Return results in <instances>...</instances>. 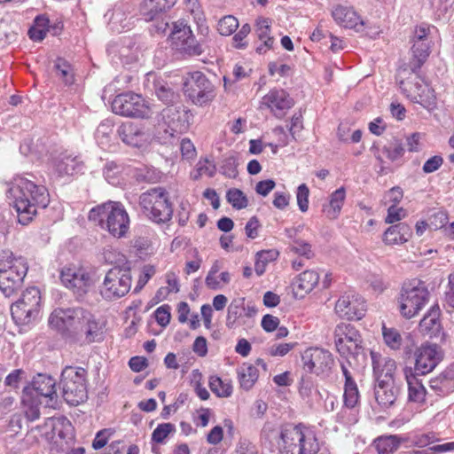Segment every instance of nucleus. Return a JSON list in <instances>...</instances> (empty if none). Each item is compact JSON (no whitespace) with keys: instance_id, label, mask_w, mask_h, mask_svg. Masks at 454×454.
Returning a JSON list of instances; mask_svg holds the SVG:
<instances>
[{"instance_id":"obj_1","label":"nucleus","mask_w":454,"mask_h":454,"mask_svg":"<svg viewBox=\"0 0 454 454\" xmlns=\"http://www.w3.org/2000/svg\"><path fill=\"white\" fill-rule=\"evenodd\" d=\"M262 439L271 451L280 454H317L319 450L315 432L302 425L275 427L268 423L263 427Z\"/></svg>"},{"instance_id":"obj_2","label":"nucleus","mask_w":454,"mask_h":454,"mask_svg":"<svg viewBox=\"0 0 454 454\" xmlns=\"http://www.w3.org/2000/svg\"><path fill=\"white\" fill-rule=\"evenodd\" d=\"M7 196L12 200L13 207L18 214V222L22 225L28 224L36 215L39 208H45L50 198L47 189L36 185L24 177H17L10 184Z\"/></svg>"},{"instance_id":"obj_3","label":"nucleus","mask_w":454,"mask_h":454,"mask_svg":"<svg viewBox=\"0 0 454 454\" xmlns=\"http://www.w3.org/2000/svg\"><path fill=\"white\" fill-rule=\"evenodd\" d=\"M89 220L117 239L126 237L129 230V214L118 201L109 200L92 207L89 212Z\"/></svg>"},{"instance_id":"obj_4","label":"nucleus","mask_w":454,"mask_h":454,"mask_svg":"<svg viewBox=\"0 0 454 454\" xmlns=\"http://www.w3.org/2000/svg\"><path fill=\"white\" fill-rule=\"evenodd\" d=\"M27 270L25 258L13 256L10 250L0 252V290L6 297L21 286Z\"/></svg>"},{"instance_id":"obj_5","label":"nucleus","mask_w":454,"mask_h":454,"mask_svg":"<svg viewBox=\"0 0 454 454\" xmlns=\"http://www.w3.org/2000/svg\"><path fill=\"white\" fill-rule=\"evenodd\" d=\"M139 205L145 215L155 223H165L173 215L168 192L163 187H155L139 197Z\"/></svg>"},{"instance_id":"obj_6","label":"nucleus","mask_w":454,"mask_h":454,"mask_svg":"<svg viewBox=\"0 0 454 454\" xmlns=\"http://www.w3.org/2000/svg\"><path fill=\"white\" fill-rule=\"evenodd\" d=\"M87 372L82 367L67 366L61 373L60 387L65 401L78 405L87 399Z\"/></svg>"},{"instance_id":"obj_7","label":"nucleus","mask_w":454,"mask_h":454,"mask_svg":"<svg viewBox=\"0 0 454 454\" xmlns=\"http://www.w3.org/2000/svg\"><path fill=\"white\" fill-rule=\"evenodd\" d=\"M333 333L336 350L341 356L365 359L361 334L354 325L340 323L336 325Z\"/></svg>"},{"instance_id":"obj_8","label":"nucleus","mask_w":454,"mask_h":454,"mask_svg":"<svg viewBox=\"0 0 454 454\" xmlns=\"http://www.w3.org/2000/svg\"><path fill=\"white\" fill-rule=\"evenodd\" d=\"M184 95L196 106H204L216 96L215 87L200 71L188 74L184 82Z\"/></svg>"},{"instance_id":"obj_9","label":"nucleus","mask_w":454,"mask_h":454,"mask_svg":"<svg viewBox=\"0 0 454 454\" xmlns=\"http://www.w3.org/2000/svg\"><path fill=\"white\" fill-rule=\"evenodd\" d=\"M429 292L426 285L417 279L404 284L400 296V311L407 318L416 316L428 302Z\"/></svg>"},{"instance_id":"obj_10","label":"nucleus","mask_w":454,"mask_h":454,"mask_svg":"<svg viewBox=\"0 0 454 454\" xmlns=\"http://www.w3.org/2000/svg\"><path fill=\"white\" fill-rule=\"evenodd\" d=\"M41 301V292L37 287L27 288L20 298L11 306L12 318L20 325L34 322L39 316Z\"/></svg>"},{"instance_id":"obj_11","label":"nucleus","mask_w":454,"mask_h":454,"mask_svg":"<svg viewBox=\"0 0 454 454\" xmlns=\"http://www.w3.org/2000/svg\"><path fill=\"white\" fill-rule=\"evenodd\" d=\"M131 287V275L128 269L114 267L103 280L99 293L103 299L114 301L125 296Z\"/></svg>"},{"instance_id":"obj_12","label":"nucleus","mask_w":454,"mask_h":454,"mask_svg":"<svg viewBox=\"0 0 454 454\" xmlns=\"http://www.w3.org/2000/svg\"><path fill=\"white\" fill-rule=\"evenodd\" d=\"M112 109L114 114L125 117L147 118L151 114V109L145 98L134 92L116 96L112 103Z\"/></svg>"},{"instance_id":"obj_13","label":"nucleus","mask_w":454,"mask_h":454,"mask_svg":"<svg viewBox=\"0 0 454 454\" xmlns=\"http://www.w3.org/2000/svg\"><path fill=\"white\" fill-rule=\"evenodd\" d=\"M302 369L318 377L328 376L334 364L331 352L321 348H309L301 354Z\"/></svg>"},{"instance_id":"obj_14","label":"nucleus","mask_w":454,"mask_h":454,"mask_svg":"<svg viewBox=\"0 0 454 454\" xmlns=\"http://www.w3.org/2000/svg\"><path fill=\"white\" fill-rule=\"evenodd\" d=\"M443 358L442 348L434 343L425 342L414 351L413 372L426 375L431 372Z\"/></svg>"},{"instance_id":"obj_15","label":"nucleus","mask_w":454,"mask_h":454,"mask_svg":"<svg viewBox=\"0 0 454 454\" xmlns=\"http://www.w3.org/2000/svg\"><path fill=\"white\" fill-rule=\"evenodd\" d=\"M168 37L173 47L179 51L189 55L201 53L200 47L196 43L191 27L184 20L172 22Z\"/></svg>"},{"instance_id":"obj_16","label":"nucleus","mask_w":454,"mask_h":454,"mask_svg":"<svg viewBox=\"0 0 454 454\" xmlns=\"http://www.w3.org/2000/svg\"><path fill=\"white\" fill-rule=\"evenodd\" d=\"M60 279L77 297H82L87 294L94 283L92 277L85 269L74 266L64 268L60 273Z\"/></svg>"},{"instance_id":"obj_17","label":"nucleus","mask_w":454,"mask_h":454,"mask_svg":"<svg viewBox=\"0 0 454 454\" xmlns=\"http://www.w3.org/2000/svg\"><path fill=\"white\" fill-rule=\"evenodd\" d=\"M365 311L364 299L354 292L343 294L335 304L336 314L347 320H359L364 316Z\"/></svg>"},{"instance_id":"obj_18","label":"nucleus","mask_w":454,"mask_h":454,"mask_svg":"<svg viewBox=\"0 0 454 454\" xmlns=\"http://www.w3.org/2000/svg\"><path fill=\"white\" fill-rule=\"evenodd\" d=\"M84 313L82 308L56 309L49 317V325L59 331L78 332L81 317Z\"/></svg>"},{"instance_id":"obj_19","label":"nucleus","mask_w":454,"mask_h":454,"mask_svg":"<svg viewBox=\"0 0 454 454\" xmlns=\"http://www.w3.org/2000/svg\"><path fill=\"white\" fill-rule=\"evenodd\" d=\"M399 86L403 93L412 101L424 106L434 104V91L424 80L416 77L412 82L401 81Z\"/></svg>"},{"instance_id":"obj_20","label":"nucleus","mask_w":454,"mask_h":454,"mask_svg":"<svg viewBox=\"0 0 454 454\" xmlns=\"http://www.w3.org/2000/svg\"><path fill=\"white\" fill-rule=\"evenodd\" d=\"M294 106V100L282 89H272L261 101V107L268 108L277 118H282L287 110Z\"/></svg>"},{"instance_id":"obj_21","label":"nucleus","mask_w":454,"mask_h":454,"mask_svg":"<svg viewBox=\"0 0 454 454\" xmlns=\"http://www.w3.org/2000/svg\"><path fill=\"white\" fill-rule=\"evenodd\" d=\"M117 133L123 143L134 147L146 146L151 141L149 130L131 121L122 123Z\"/></svg>"},{"instance_id":"obj_22","label":"nucleus","mask_w":454,"mask_h":454,"mask_svg":"<svg viewBox=\"0 0 454 454\" xmlns=\"http://www.w3.org/2000/svg\"><path fill=\"white\" fill-rule=\"evenodd\" d=\"M36 398L46 399V406H53L57 401L56 380L49 375L39 373L34 377L31 386L25 387Z\"/></svg>"},{"instance_id":"obj_23","label":"nucleus","mask_w":454,"mask_h":454,"mask_svg":"<svg viewBox=\"0 0 454 454\" xmlns=\"http://www.w3.org/2000/svg\"><path fill=\"white\" fill-rule=\"evenodd\" d=\"M372 363L373 368V376L375 383L395 382V373L396 371V363L394 359L388 356H382L381 355L371 351Z\"/></svg>"},{"instance_id":"obj_24","label":"nucleus","mask_w":454,"mask_h":454,"mask_svg":"<svg viewBox=\"0 0 454 454\" xmlns=\"http://www.w3.org/2000/svg\"><path fill=\"white\" fill-rule=\"evenodd\" d=\"M191 114L185 109L168 106L161 112L162 123L174 131L185 132L190 126Z\"/></svg>"},{"instance_id":"obj_25","label":"nucleus","mask_w":454,"mask_h":454,"mask_svg":"<svg viewBox=\"0 0 454 454\" xmlns=\"http://www.w3.org/2000/svg\"><path fill=\"white\" fill-rule=\"evenodd\" d=\"M105 325L102 322L97 320L95 317L88 310L84 313L79 323L78 332H82L87 343L98 342L104 339Z\"/></svg>"},{"instance_id":"obj_26","label":"nucleus","mask_w":454,"mask_h":454,"mask_svg":"<svg viewBox=\"0 0 454 454\" xmlns=\"http://www.w3.org/2000/svg\"><path fill=\"white\" fill-rule=\"evenodd\" d=\"M400 394V388L395 385V382L375 383L374 386V397L378 404L383 408L387 409L393 406Z\"/></svg>"},{"instance_id":"obj_27","label":"nucleus","mask_w":454,"mask_h":454,"mask_svg":"<svg viewBox=\"0 0 454 454\" xmlns=\"http://www.w3.org/2000/svg\"><path fill=\"white\" fill-rule=\"evenodd\" d=\"M53 166L59 176H72L82 170V162L78 156L63 152L54 158Z\"/></svg>"},{"instance_id":"obj_28","label":"nucleus","mask_w":454,"mask_h":454,"mask_svg":"<svg viewBox=\"0 0 454 454\" xmlns=\"http://www.w3.org/2000/svg\"><path fill=\"white\" fill-rule=\"evenodd\" d=\"M411 236L412 230L410 225L399 223L391 225L385 231L382 240L387 246H399L408 242Z\"/></svg>"},{"instance_id":"obj_29","label":"nucleus","mask_w":454,"mask_h":454,"mask_svg":"<svg viewBox=\"0 0 454 454\" xmlns=\"http://www.w3.org/2000/svg\"><path fill=\"white\" fill-rule=\"evenodd\" d=\"M430 389L437 396H446L454 391V368L449 367L439 376L430 380Z\"/></svg>"},{"instance_id":"obj_30","label":"nucleus","mask_w":454,"mask_h":454,"mask_svg":"<svg viewBox=\"0 0 454 454\" xmlns=\"http://www.w3.org/2000/svg\"><path fill=\"white\" fill-rule=\"evenodd\" d=\"M403 375L408 385L409 400L416 403H423L425 401L427 391L421 380L418 379V374L413 372L411 367L403 369Z\"/></svg>"},{"instance_id":"obj_31","label":"nucleus","mask_w":454,"mask_h":454,"mask_svg":"<svg viewBox=\"0 0 454 454\" xmlns=\"http://www.w3.org/2000/svg\"><path fill=\"white\" fill-rule=\"evenodd\" d=\"M332 16L340 25L347 28H356L363 25L360 16L350 7L337 5L332 11Z\"/></svg>"},{"instance_id":"obj_32","label":"nucleus","mask_w":454,"mask_h":454,"mask_svg":"<svg viewBox=\"0 0 454 454\" xmlns=\"http://www.w3.org/2000/svg\"><path fill=\"white\" fill-rule=\"evenodd\" d=\"M319 283V273L316 270H304L293 282L296 296H303L311 292Z\"/></svg>"},{"instance_id":"obj_33","label":"nucleus","mask_w":454,"mask_h":454,"mask_svg":"<svg viewBox=\"0 0 454 454\" xmlns=\"http://www.w3.org/2000/svg\"><path fill=\"white\" fill-rule=\"evenodd\" d=\"M270 24L271 20L268 18H259L255 24V34L258 39L262 42L256 47V51L262 54L272 48L274 38L270 35Z\"/></svg>"},{"instance_id":"obj_34","label":"nucleus","mask_w":454,"mask_h":454,"mask_svg":"<svg viewBox=\"0 0 454 454\" xmlns=\"http://www.w3.org/2000/svg\"><path fill=\"white\" fill-rule=\"evenodd\" d=\"M346 199V191L340 187L330 195L329 202L323 205V212L329 219H336L342 208Z\"/></svg>"},{"instance_id":"obj_35","label":"nucleus","mask_w":454,"mask_h":454,"mask_svg":"<svg viewBox=\"0 0 454 454\" xmlns=\"http://www.w3.org/2000/svg\"><path fill=\"white\" fill-rule=\"evenodd\" d=\"M431 43H432L423 42L412 43V59L411 61V68L413 72L419 69L429 56Z\"/></svg>"},{"instance_id":"obj_36","label":"nucleus","mask_w":454,"mask_h":454,"mask_svg":"<svg viewBox=\"0 0 454 454\" xmlns=\"http://www.w3.org/2000/svg\"><path fill=\"white\" fill-rule=\"evenodd\" d=\"M238 376L240 387L245 390H249L253 387L258 379V370L251 364H243L238 369Z\"/></svg>"},{"instance_id":"obj_37","label":"nucleus","mask_w":454,"mask_h":454,"mask_svg":"<svg viewBox=\"0 0 454 454\" xmlns=\"http://www.w3.org/2000/svg\"><path fill=\"white\" fill-rule=\"evenodd\" d=\"M440 309L437 305L432 306L427 315L421 319L419 328L426 333H434L440 329Z\"/></svg>"},{"instance_id":"obj_38","label":"nucleus","mask_w":454,"mask_h":454,"mask_svg":"<svg viewBox=\"0 0 454 454\" xmlns=\"http://www.w3.org/2000/svg\"><path fill=\"white\" fill-rule=\"evenodd\" d=\"M22 403L25 408V415L27 419L33 421L39 418V404L42 403L39 398L33 395L28 390H23Z\"/></svg>"},{"instance_id":"obj_39","label":"nucleus","mask_w":454,"mask_h":454,"mask_svg":"<svg viewBox=\"0 0 454 454\" xmlns=\"http://www.w3.org/2000/svg\"><path fill=\"white\" fill-rule=\"evenodd\" d=\"M299 393L303 400H305L310 406L314 402L321 397L320 391L315 387L312 380L309 379L301 378Z\"/></svg>"},{"instance_id":"obj_40","label":"nucleus","mask_w":454,"mask_h":454,"mask_svg":"<svg viewBox=\"0 0 454 454\" xmlns=\"http://www.w3.org/2000/svg\"><path fill=\"white\" fill-rule=\"evenodd\" d=\"M208 385L211 391L219 397H229L232 394L231 382L223 380L218 376H210Z\"/></svg>"},{"instance_id":"obj_41","label":"nucleus","mask_w":454,"mask_h":454,"mask_svg":"<svg viewBox=\"0 0 454 454\" xmlns=\"http://www.w3.org/2000/svg\"><path fill=\"white\" fill-rule=\"evenodd\" d=\"M400 445V440L396 435L381 436L375 440V448L379 454H391Z\"/></svg>"},{"instance_id":"obj_42","label":"nucleus","mask_w":454,"mask_h":454,"mask_svg":"<svg viewBox=\"0 0 454 454\" xmlns=\"http://www.w3.org/2000/svg\"><path fill=\"white\" fill-rule=\"evenodd\" d=\"M180 134L182 132L174 131V129L161 123L158 128L156 138L162 145H178Z\"/></svg>"},{"instance_id":"obj_43","label":"nucleus","mask_w":454,"mask_h":454,"mask_svg":"<svg viewBox=\"0 0 454 454\" xmlns=\"http://www.w3.org/2000/svg\"><path fill=\"white\" fill-rule=\"evenodd\" d=\"M278 253L275 250H262L256 254L254 270L258 276H262L269 262L276 260Z\"/></svg>"},{"instance_id":"obj_44","label":"nucleus","mask_w":454,"mask_h":454,"mask_svg":"<svg viewBox=\"0 0 454 454\" xmlns=\"http://www.w3.org/2000/svg\"><path fill=\"white\" fill-rule=\"evenodd\" d=\"M113 129V122L109 120L103 121L98 126L95 132V138L101 147L105 148L109 145Z\"/></svg>"},{"instance_id":"obj_45","label":"nucleus","mask_w":454,"mask_h":454,"mask_svg":"<svg viewBox=\"0 0 454 454\" xmlns=\"http://www.w3.org/2000/svg\"><path fill=\"white\" fill-rule=\"evenodd\" d=\"M382 153L392 162L398 160L404 154V147L401 140L394 138L382 148Z\"/></svg>"},{"instance_id":"obj_46","label":"nucleus","mask_w":454,"mask_h":454,"mask_svg":"<svg viewBox=\"0 0 454 454\" xmlns=\"http://www.w3.org/2000/svg\"><path fill=\"white\" fill-rule=\"evenodd\" d=\"M54 67L57 76H59L66 85H70L74 82V70L67 61L63 59H58Z\"/></svg>"},{"instance_id":"obj_47","label":"nucleus","mask_w":454,"mask_h":454,"mask_svg":"<svg viewBox=\"0 0 454 454\" xmlns=\"http://www.w3.org/2000/svg\"><path fill=\"white\" fill-rule=\"evenodd\" d=\"M382 335L387 347L394 350L400 349L403 344V338L398 330L395 328H387L383 325Z\"/></svg>"},{"instance_id":"obj_48","label":"nucleus","mask_w":454,"mask_h":454,"mask_svg":"<svg viewBox=\"0 0 454 454\" xmlns=\"http://www.w3.org/2000/svg\"><path fill=\"white\" fill-rule=\"evenodd\" d=\"M226 200L236 209L246 208L248 205L247 196L242 191L237 188L228 190Z\"/></svg>"},{"instance_id":"obj_49","label":"nucleus","mask_w":454,"mask_h":454,"mask_svg":"<svg viewBox=\"0 0 454 454\" xmlns=\"http://www.w3.org/2000/svg\"><path fill=\"white\" fill-rule=\"evenodd\" d=\"M121 172L122 167L114 161L107 162L103 170L106 180L113 185L120 184Z\"/></svg>"},{"instance_id":"obj_50","label":"nucleus","mask_w":454,"mask_h":454,"mask_svg":"<svg viewBox=\"0 0 454 454\" xmlns=\"http://www.w3.org/2000/svg\"><path fill=\"white\" fill-rule=\"evenodd\" d=\"M239 27L238 20L231 15L224 16L221 19L217 25L218 32L224 36L231 35Z\"/></svg>"},{"instance_id":"obj_51","label":"nucleus","mask_w":454,"mask_h":454,"mask_svg":"<svg viewBox=\"0 0 454 454\" xmlns=\"http://www.w3.org/2000/svg\"><path fill=\"white\" fill-rule=\"evenodd\" d=\"M154 90L158 98L164 104H170L175 102L176 95L167 83L158 82L154 85Z\"/></svg>"},{"instance_id":"obj_52","label":"nucleus","mask_w":454,"mask_h":454,"mask_svg":"<svg viewBox=\"0 0 454 454\" xmlns=\"http://www.w3.org/2000/svg\"><path fill=\"white\" fill-rule=\"evenodd\" d=\"M344 404L348 408H354L359 401V391L356 383L344 384Z\"/></svg>"},{"instance_id":"obj_53","label":"nucleus","mask_w":454,"mask_h":454,"mask_svg":"<svg viewBox=\"0 0 454 454\" xmlns=\"http://www.w3.org/2000/svg\"><path fill=\"white\" fill-rule=\"evenodd\" d=\"M435 27L427 24H421L416 27L411 39L412 43L418 42L432 43L431 34Z\"/></svg>"},{"instance_id":"obj_54","label":"nucleus","mask_w":454,"mask_h":454,"mask_svg":"<svg viewBox=\"0 0 454 454\" xmlns=\"http://www.w3.org/2000/svg\"><path fill=\"white\" fill-rule=\"evenodd\" d=\"M176 431V427L171 423H161L153 430L152 440L157 443H162L169 434Z\"/></svg>"},{"instance_id":"obj_55","label":"nucleus","mask_w":454,"mask_h":454,"mask_svg":"<svg viewBox=\"0 0 454 454\" xmlns=\"http://www.w3.org/2000/svg\"><path fill=\"white\" fill-rule=\"evenodd\" d=\"M139 12L146 21L154 20L156 16L161 12L160 10H158L154 0H143L140 4Z\"/></svg>"},{"instance_id":"obj_56","label":"nucleus","mask_w":454,"mask_h":454,"mask_svg":"<svg viewBox=\"0 0 454 454\" xmlns=\"http://www.w3.org/2000/svg\"><path fill=\"white\" fill-rule=\"evenodd\" d=\"M215 165L207 159L200 160L197 163L196 173L192 176L193 179H198L201 176H213L215 174Z\"/></svg>"},{"instance_id":"obj_57","label":"nucleus","mask_w":454,"mask_h":454,"mask_svg":"<svg viewBox=\"0 0 454 454\" xmlns=\"http://www.w3.org/2000/svg\"><path fill=\"white\" fill-rule=\"evenodd\" d=\"M290 250L296 254L305 257L306 259H310L314 255L310 244L302 239L294 240L290 246Z\"/></svg>"},{"instance_id":"obj_58","label":"nucleus","mask_w":454,"mask_h":454,"mask_svg":"<svg viewBox=\"0 0 454 454\" xmlns=\"http://www.w3.org/2000/svg\"><path fill=\"white\" fill-rule=\"evenodd\" d=\"M245 311L244 303L241 301H233L228 307L227 324L233 325Z\"/></svg>"},{"instance_id":"obj_59","label":"nucleus","mask_w":454,"mask_h":454,"mask_svg":"<svg viewBox=\"0 0 454 454\" xmlns=\"http://www.w3.org/2000/svg\"><path fill=\"white\" fill-rule=\"evenodd\" d=\"M309 190L305 184H301L298 186L296 192V200L299 209L301 212H307L309 209Z\"/></svg>"},{"instance_id":"obj_60","label":"nucleus","mask_w":454,"mask_h":454,"mask_svg":"<svg viewBox=\"0 0 454 454\" xmlns=\"http://www.w3.org/2000/svg\"><path fill=\"white\" fill-rule=\"evenodd\" d=\"M250 32V26L248 24H244L232 38L233 46L237 49L247 47V43L245 39L249 35Z\"/></svg>"},{"instance_id":"obj_61","label":"nucleus","mask_w":454,"mask_h":454,"mask_svg":"<svg viewBox=\"0 0 454 454\" xmlns=\"http://www.w3.org/2000/svg\"><path fill=\"white\" fill-rule=\"evenodd\" d=\"M430 4L438 17L454 8V0H430Z\"/></svg>"},{"instance_id":"obj_62","label":"nucleus","mask_w":454,"mask_h":454,"mask_svg":"<svg viewBox=\"0 0 454 454\" xmlns=\"http://www.w3.org/2000/svg\"><path fill=\"white\" fill-rule=\"evenodd\" d=\"M406 215V211L403 207H397L395 205H392L387 208V215L385 219L387 223H394L401 221Z\"/></svg>"},{"instance_id":"obj_63","label":"nucleus","mask_w":454,"mask_h":454,"mask_svg":"<svg viewBox=\"0 0 454 454\" xmlns=\"http://www.w3.org/2000/svg\"><path fill=\"white\" fill-rule=\"evenodd\" d=\"M51 422L52 425V431L54 435H58L59 438H65L64 431H69L71 428V424L67 419H51Z\"/></svg>"},{"instance_id":"obj_64","label":"nucleus","mask_w":454,"mask_h":454,"mask_svg":"<svg viewBox=\"0 0 454 454\" xmlns=\"http://www.w3.org/2000/svg\"><path fill=\"white\" fill-rule=\"evenodd\" d=\"M155 318L161 326H166L170 321V308L168 305H162L155 310Z\"/></svg>"}]
</instances>
